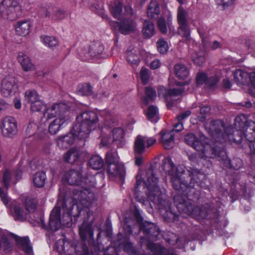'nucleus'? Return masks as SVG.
I'll list each match as a JSON object with an SVG mask.
<instances>
[{
    "instance_id": "1",
    "label": "nucleus",
    "mask_w": 255,
    "mask_h": 255,
    "mask_svg": "<svg viewBox=\"0 0 255 255\" xmlns=\"http://www.w3.org/2000/svg\"><path fill=\"white\" fill-rule=\"evenodd\" d=\"M68 183L70 185L81 186L84 191L74 190L72 201L81 208L87 207L91 203L93 194L88 191V188L91 185V180L88 178L81 179L80 173L76 170L69 171L65 175Z\"/></svg>"
},
{
    "instance_id": "2",
    "label": "nucleus",
    "mask_w": 255,
    "mask_h": 255,
    "mask_svg": "<svg viewBox=\"0 0 255 255\" xmlns=\"http://www.w3.org/2000/svg\"><path fill=\"white\" fill-rule=\"evenodd\" d=\"M185 140L198 151L200 157L203 158H215L220 156L222 152L220 148L211 145L210 139L204 135L197 137L194 133H188L185 135Z\"/></svg>"
},
{
    "instance_id": "3",
    "label": "nucleus",
    "mask_w": 255,
    "mask_h": 255,
    "mask_svg": "<svg viewBox=\"0 0 255 255\" xmlns=\"http://www.w3.org/2000/svg\"><path fill=\"white\" fill-rule=\"evenodd\" d=\"M136 179V189L142 184L144 187L146 186L148 190V197L149 200L156 204H164L165 202V196L162 193L158 187L157 186V178L155 177L152 169H149L143 177L138 175Z\"/></svg>"
},
{
    "instance_id": "4",
    "label": "nucleus",
    "mask_w": 255,
    "mask_h": 255,
    "mask_svg": "<svg viewBox=\"0 0 255 255\" xmlns=\"http://www.w3.org/2000/svg\"><path fill=\"white\" fill-rule=\"evenodd\" d=\"M70 201L65 200L64 202V207L67 210V213L66 215H64L62 221L60 217V209L59 207H55L51 211L49 221V227L52 231H57L59 229L62 224L63 225H68L69 222L71 221L72 216H77L82 209V208L78 205L75 204H70Z\"/></svg>"
},
{
    "instance_id": "5",
    "label": "nucleus",
    "mask_w": 255,
    "mask_h": 255,
    "mask_svg": "<svg viewBox=\"0 0 255 255\" xmlns=\"http://www.w3.org/2000/svg\"><path fill=\"white\" fill-rule=\"evenodd\" d=\"M206 128L213 138L218 142H223L229 139L232 128L226 127L224 123L221 120L211 121L207 124Z\"/></svg>"
},
{
    "instance_id": "6",
    "label": "nucleus",
    "mask_w": 255,
    "mask_h": 255,
    "mask_svg": "<svg viewBox=\"0 0 255 255\" xmlns=\"http://www.w3.org/2000/svg\"><path fill=\"white\" fill-rule=\"evenodd\" d=\"M57 245L58 250L67 255H72L74 253L77 255H89L88 247L83 243L74 245L70 242L62 240H59Z\"/></svg>"
},
{
    "instance_id": "7",
    "label": "nucleus",
    "mask_w": 255,
    "mask_h": 255,
    "mask_svg": "<svg viewBox=\"0 0 255 255\" xmlns=\"http://www.w3.org/2000/svg\"><path fill=\"white\" fill-rule=\"evenodd\" d=\"M107 171L111 177H117L123 180L126 171L123 164L119 162L118 158L112 153H108L106 156Z\"/></svg>"
},
{
    "instance_id": "8",
    "label": "nucleus",
    "mask_w": 255,
    "mask_h": 255,
    "mask_svg": "<svg viewBox=\"0 0 255 255\" xmlns=\"http://www.w3.org/2000/svg\"><path fill=\"white\" fill-rule=\"evenodd\" d=\"M111 136L102 131L101 134V143L102 146H107L111 143L116 142L119 146H122L125 141V132L122 128H114L111 132Z\"/></svg>"
},
{
    "instance_id": "9",
    "label": "nucleus",
    "mask_w": 255,
    "mask_h": 255,
    "mask_svg": "<svg viewBox=\"0 0 255 255\" xmlns=\"http://www.w3.org/2000/svg\"><path fill=\"white\" fill-rule=\"evenodd\" d=\"M69 107L64 103L55 104L46 109L44 113V117L46 119L53 118L66 117L68 120V113Z\"/></svg>"
},
{
    "instance_id": "10",
    "label": "nucleus",
    "mask_w": 255,
    "mask_h": 255,
    "mask_svg": "<svg viewBox=\"0 0 255 255\" xmlns=\"http://www.w3.org/2000/svg\"><path fill=\"white\" fill-rule=\"evenodd\" d=\"M188 12L182 6L177 9V18L179 24L178 33L182 37L188 38L190 31L187 23Z\"/></svg>"
},
{
    "instance_id": "11",
    "label": "nucleus",
    "mask_w": 255,
    "mask_h": 255,
    "mask_svg": "<svg viewBox=\"0 0 255 255\" xmlns=\"http://www.w3.org/2000/svg\"><path fill=\"white\" fill-rule=\"evenodd\" d=\"M24 98L25 101L30 105V109L32 112H39L45 107L44 102L34 90L26 91Z\"/></svg>"
},
{
    "instance_id": "12",
    "label": "nucleus",
    "mask_w": 255,
    "mask_h": 255,
    "mask_svg": "<svg viewBox=\"0 0 255 255\" xmlns=\"http://www.w3.org/2000/svg\"><path fill=\"white\" fill-rule=\"evenodd\" d=\"M156 140L153 137L148 138L142 135H138L135 138L133 143V151L135 154L140 155L144 153L146 147L154 144Z\"/></svg>"
},
{
    "instance_id": "13",
    "label": "nucleus",
    "mask_w": 255,
    "mask_h": 255,
    "mask_svg": "<svg viewBox=\"0 0 255 255\" xmlns=\"http://www.w3.org/2000/svg\"><path fill=\"white\" fill-rule=\"evenodd\" d=\"M0 128L1 133L4 136L12 137L17 132L16 120L11 117H5L1 122Z\"/></svg>"
},
{
    "instance_id": "14",
    "label": "nucleus",
    "mask_w": 255,
    "mask_h": 255,
    "mask_svg": "<svg viewBox=\"0 0 255 255\" xmlns=\"http://www.w3.org/2000/svg\"><path fill=\"white\" fill-rule=\"evenodd\" d=\"M88 123L83 121L75 124L72 128V132L75 136L79 139H84L87 138L92 129H94Z\"/></svg>"
},
{
    "instance_id": "15",
    "label": "nucleus",
    "mask_w": 255,
    "mask_h": 255,
    "mask_svg": "<svg viewBox=\"0 0 255 255\" xmlns=\"http://www.w3.org/2000/svg\"><path fill=\"white\" fill-rule=\"evenodd\" d=\"M17 89V85L13 77L7 76L2 79L1 91L4 96L7 97L13 95Z\"/></svg>"
},
{
    "instance_id": "16",
    "label": "nucleus",
    "mask_w": 255,
    "mask_h": 255,
    "mask_svg": "<svg viewBox=\"0 0 255 255\" xmlns=\"http://www.w3.org/2000/svg\"><path fill=\"white\" fill-rule=\"evenodd\" d=\"M112 24L125 35L134 32L137 30L136 22L131 19L124 20L120 23L114 22Z\"/></svg>"
},
{
    "instance_id": "17",
    "label": "nucleus",
    "mask_w": 255,
    "mask_h": 255,
    "mask_svg": "<svg viewBox=\"0 0 255 255\" xmlns=\"http://www.w3.org/2000/svg\"><path fill=\"white\" fill-rule=\"evenodd\" d=\"M183 90L184 89L182 86L179 88H173L168 90L163 87H161L158 89V95L163 96L167 102V106H169L170 103L172 101L176 100V97L180 95Z\"/></svg>"
},
{
    "instance_id": "18",
    "label": "nucleus",
    "mask_w": 255,
    "mask_h": 255,
    "mask_svg": "<svg viewBox=\"0 0 255 255\" xmlns=\"http://www.w3.org/2000/svg\"><path fill=\"white\" fill-rule=\"evenodd\" d=\"M126 58L129 65L133 68H136L140 61L139 49L132 46L129 47L126 52Z\"/></svg>"
},
{
    "instance_id": "19",
    "label": "nucleus",
    "mask_w": 255,
    "mask_h": 255,
    "mask_svg": "<svg viewBox=\"0 0 255 255\" xmlns=\"http://www.w3.org/2000/svg\"><path fill=\"white\" fill-rule=\"evenodd\" d=\"M185 175L186 174L181 172V175H179L178 173H175L174 174H171V181L172 183L173 187L177 191H180V189H182V185L187 187H192L194 185H192V183L188 182V181L185 180Z\"/></svg>"
},
{
    "instance_id": "20",
    "label": "nucleus",
    "mask_w": 255,
    "mask_h": 255,
    "mask_svg": "<svg viewBox=\"0 0 255 255\" xmlns=\"http://www.w3.org/2000/svg\"><path fill=\"white\" fill-rule=\"evenodd\" d=\"M15 11L12 0H3L0 5V11L4 18L12 19Z\"/></svg>"
},
{
    "instance_id": "21",
    "label": "nucleus",
    "mask_w": 255,
    "mask_h": 255,
    "mask_svg": "<svg viewBox=\"0 0 255 255\" xmlns=\"http://www.w3.org/2000/svg\"><path fill=\"white\" fill-rule=\"evenodd\" d=\"M66 117L56 118L49 125V132L52 134H57L68 123Z\"/></svg>"
},
{
    "instance_id": "22",
    "label": "nucleus",
    "mask_w": 255,
    "mask_h": 255,
    "mask_svg": "<svg viewBox=\"0 0 255 255\" xmlns=\"http://www.w3.org/2000/svg\"><path fill=\"white\" fill-rule=\"evenodd\" d=\"M160 141L165 149L171 148L174 144V133L173 130H162L160 132Z\"/></svg>"
},
{
    "instance_id": "23",
    "label": "nucleus",
    "mask_w": 255,
    "mask_h": 255,
    "mask_svg": "<svg viewBox=\"0 0 255 255\" xmlns=\"http://www.w3.org/2000/svg\"><path fill=\"white\" fill-rule=\"evenodd\" d=\"M174 201L180 211L189 214L192 213L193 207L190 202L185 201L178 195L174 197Z\"/></svg>"
},
{
    "instance_id": "24",
    "label": "nucleus",
    "mask_w": 255,
    "mask_h": 255,
    "mask_svg": "<svg viewBox=\"0 0 255 255\" xmlns=\"http://www.w3.org/2000/svg\"><path fill=\"white\" fill-rule=\"evenodd\" d=\"M235 82L239 86L247 87L249 84V74L241 70H237L233 74Z\"/></svg>"
},
{
    "instance_id": "25",
    "label": "nucleus",
    "mask_w": 255,
    "mask_h": 255,
    "mask_svg": "<svg viewBox=\"0 0 255 255\" xmlns=\"http://www.w3.org/2000/svg\"><path fill=\"white\" fill-rule=\"evenodd\" d=\"M75 137L72 131L65 135L60 136L57 139V145L61 148H68L73 144Z\"/></svg>"
},
{
    "instance_id": "26",
    "label": "nucleus",
    "mask_w": 255,
    "mask_h": 255,
    "mask_svg": "<svg viewBox=\"0 0 255 255\" xmlns=\"http://www.w3.org/2000/svg\"><path fill=\"white\" fill-rule=\"evenodd\" d=\"M17 61L21 65L24 71H29L34 69V65L25 53L22 52L18 53Z\"/></svg>"
},
{
    "instance_id": "27",
    "label": "nucleus",
    "mask_w": 255,
    "mask_h": 255,
    "mask_svg": "<svg viewBox=\"0 0 255 255\" xmlns=\"http://www.w3.org/2000/svg\"><path fill=\"white\" fill-rule=\"evenodd\" d=\"M78 120L82 119V121L88 123L91 126L96 128L98 124V118L97 115L93 112L87 111L83 112L79 117Z\"/></svg>"
},
{
    "instance_id": "28",
    "label": "nucleus",
    "mask_w": 255,
    "mask_h": 255,
    "mask_svg": "<svg viewBox=\"0 0 255 255\" xmlns=\"http://www.w3.org/2000/svg\"><path fill=\"white\" fill-rule=\"evenodd\" d=\"M82 152L78 148H72L64 155L63 158L66 162L74 163L79 159Z\"/></svg>"
},
{
    "instance_id": "29",
    "label": "nucleus",
    "mask_w": 255,
    "mask_h": 255,
    "mask_svg": "<svg viewBox=\"0 0 255 255\" xmlns=\"http://www.w3.org/2000/svg\"><path fill=\"white\" fill-rule=\"evenodd\" d=\"M30 28V22L26 20L18 21L15 26L16 33L19 36H23L28 34Z\"/></svg>"
},
{
    "instance_id": "30",
    "label": "nucleus",
    "mask_w": 255,
    "mask_h": 255,
    "mask_svg": "<svg viewBox=\"0 0 255 255\" xmlns=\"http://www.w3.org/2000/svg\"><path fill=\"white\" fill-rule=\"evenodd\" d=\"M197 83L199 85H202L205 82L212 86L217 83L219 81V77L218 76H215L214 77H210L207 79V76L203 73H199L197 74L196 77Z\"/></svg>"
},
{
    "instance_id": "31",
    "label": "nucleus",
    "mask_w": 255,
    "mask_h": 255,
    "mask_svg": "<svg viewBox=\"0 0 255 255\" xmlns=\"http://www.w3.org/2000/svg\"><path fill=\"white\" fill-rule=\"evenodd\" d=\"M79 235L83 241H85L88 236L93 238V231L91 225L87 222H84L79 228Z\"/></svg>"
},
{
    "instance_id": "32",
    "label": "nucleus",
    "mask_w": 255,
    "mask_h": 255,
    "mask_svg": "<svg viewBox=\"0 0 255 255\" xmlns=\"http://www.w3.org/2000/svg\"><path fill=\"white\" fill-rule=\"evenodd\" d=\"M13 238L26 253L30 254L32 253V247L29 245V241L27 237L21 238L14 235Z\"/></svg>"
},
{
    "instance_id": "33",
    "label": "nucleus",
    "mask_w": 255,
    "mask_h": 255,
    "mask_svg": "<svg viewBox=\"0 0 255 255\" xmlns=\"http://www.w3.org/2000/svg\"><path fill=\"white\" fill-rule=\"evenodd\" d=\"M174 73L176 76L181 79H185L187 78L189 72L188 69L181 63L177 64L174 66Z\"/></svg>"
},
{
    "instance_id": "34",
    "label": "nucleus",
    "mask_w": 255,
    "mask_h": 255,
    "mask_svg": "<svg viewBox=\"0 0 255 255\" xmlns=\"http://www.w3.org/2000/svg\"><path fill=\"white\" fill-rule=\"evenodd\" d=\"M160 13L159 5L155 0L151 1L148 7L147 14L150 18H156Z\"/></svg>"
},
{
    "instance_id": "35",
    "label": "nucleus",
    "mask_w": 255,
    "mask_h": 255,
    "mask_svg": "<svg viewBox=\"0 0 255 255\" xmlns=\"http://www.w3.org/2000/svg\"><path fill=\"white\" fill-rule=\"evenodd\" d=\"M142 33L144 37L148 38L152 36L155 33L154 25L150 21L145 20L143 23Z\"/></svg>"
},
{
    "instance_id": "36",
    "label": "nucleus",
    "mask_w": 255,
    "mask_h": 255,
    "mask_svg": "<svg viewBox=\"0 0 255 255\" xmlns=\"http://www.w3.org/2000/svg\"><path fill=\"white\" fill-rule=\"evenodd\" d=\"M45 180V173L42 171L36 173L33 177V184L35 187L38 188H41L44 186Z\"/></svg>"
},
{
    "instance_id": "37",
    "label": "nucleus",
    "mask_w": 255,
    "mask_h": 255,
    "mask_svg": "<svg viewBox=\"0 0 255 255\" xmlns=\"http://www.w3.org/2000/svg\"><path fill=\"white\" fill-rule=\"evenodd\" d=\"M147 248L156 255H167L168 254L166 249L153 243H148Z\"/></svg>"
},
{
    "instance_id": "38",
    "label": "nucleus",
    "mask_w": 255,
    "mask_h": 255,
    "mask_svg": "<svg viewBox=\"0 0 255 255\" xmlns=\"http://www.w3.org/2000/svg\"><path fill=\"white\" fill-rule=\"evenodd\" d=\"M13 216L15 220L23 221L26 219L28 216L27 212L24 211L19 205H15L13 207Z\"/></svg>"
},
{
    "instance_id": "39",
    "label": "nucleus",
    "mask_w": 255,
    "mask_h": 255,
    "mask_svg": "<svg viewBox=\"0 0 255 255\" xmlns=\"http://www.w3.org/2000/svg\"><path fill=\"white\" fill-rule=\"evenodd\" d=\"M89 164L94 169H101L104 165L102 159L98 155H92L89 159Z\"/></svg>"
},
{
    "instance_id": "40",
    "label": "nucleus",
    "mask_w": 255,
    "mask_h": 255,
    "mask_svg": "<svg viewBox=\"0 0 255 255\" xmlns=\"http://www.w3.org/2000/svg\"><path fill=\"white\" fill-rule=\"evenodd\" d=\"M103 50V46L100 43H96L90 46L89 53L91 57H96L101 54Z\"/></svg>"
},
{
    "instance_id": "41",
    "label": "nucleus",
    "mask_w": 255,
    "mask_h": 255,
    "mask_svg": "<svg viewBox=\"0 0 255 255\" xmlns=\"http://www.w3.org/2000/svg\"><path fill=\"white\" fill-rule=\"evenodd\" d=\"M41 41L46 46L52 48L58 45V41L54 37L43 35L40 37Z\"/></svg>"
},
{
    "instance_id": "42",
    "label": "nucleus",
    "mask_w": 255,
    "mask_h": 255,
    "mask_svg": "<svg viewBox=\"0 0 255 255\" xmlns=\"http://www.w3.org/2000/svg\"><path fill=\"white\" fill-rule=\"evenodd\" d=\"M147 116L151 122H157L158 120L157 108L154 106H149L147 109Z\"/></svg>"
},
{
    "instance_id": "43",
    "label": "nucleus",
    "mask_w": 255,
    "mask_h": 255,
    "mask_svg": "<svg viewBox=\"0 0 255 255\" xmlns=\"http://www.w3.org/2000/svg\"><path fill=\"white\" fill-rule=\"evenodd\" d=\"M111 13L116 18H119L122 13V4L120 2L112 4L110 6Z\"/></svg>"
},
{
    "instance_id": "44",
    "label": "nucleus",
    "mask_w": 255,
    "mask_h": 255,
    "mask_svg": "<svg viewBox=\"0 0 255 255\" xmlns=\"http://www.w3.org/2000/svg\"><path fill=\"white\" fill-rule=\"evenodd\" d=\"M36 202L35 200L26 199L24 201L25 210L27 214L34 212L36 209Z\"/></svg>"
},
{
    "instance_id": "45",
    "label": "nucleus",
    "mask_w": 255,
    "mask_h": 255,
    "mask_svg": "<svg viewBox=\"0 0 255 255\" xmlns=\"http://www.w3.org/2000/svg\"><path fill=\"white\" fill-rule=\"evenodd\" d=\"M157 47L158 51L161 54L166 53L168 49V45L163 39H159L157 42Z\"/></svg>"
},
{
    "instance_id": "46",
    "label": "nucleus",
    "mask_w": 255,
    "mask_h": 255,
    "mask_svg": "<svg viewBox=\"0 0 255 255\" xmlns=\"http://www.w3.org/2000/svg\"><path fill=\"white\" fill-rule=\"evenodd\" d=\"M11 179V173L8 170H5L3 174L1 181L4 186L8 188L10 185Z\"/></svg>"
},
{
    "instance_id": "47",
    "label": "nucleus",
    "mask_w": 255,
    "mask_h": 255,
    "mask_svg": "<svg viewBox=\"0 0 255 255\" xmlns=\"http://www.w3.org/2000/svg\"><path fill=\"white\" fill-rule=\"evenodd\" d=\"M65 17V12L61 9L55 10L52 15V19L58 21L64 19Z\"/></svg>"
},
{
    "instance_id": "48",
    "label": "nucleus",
    "mask_w": 255,
    "mask_h": 255,
    "mask_svg": "<svg viewBox=\"0 0 255 255\" xmlns=\"http://www.w3.org/2000/svg\"><path fill=\"white\" fill-rule=\"evenodd\" d=\"M235 0H216L217 4L220 5L224 9L231 6L235 3Z\"/></svg>"
},
{
    "instance_id": "49",
    "label": "nucleus",
    "mask_w": 255,
    "mask_h": 255,
    "mask_svg": "<svg viewBox=\"0 0 255 255\" xmlns=\"http://www.w3.org/2000/svg\"><path fill=\"white\" fill-rule=\"evenodd\" d=\"M157 25L161 32L163 33H166L167 28L164 18L160 17L157 21Z\"/></svg>"
},
{
    "instance_id": "50",
    "label": "nucleus",
    "mask_w": 255,
    "mask_h": 255,
    "mask_svg": "<svg viewBox=\"0 0 255 255\" xmlns=\"http://www.w3.org/2000/svg\"><path fill=\"white\" fill-rule=\"evenodd\" d=\"M193 61L197 65L200 66L204 62L205 58L202 53H196L193 56Z\"/></svg>"
},
{
    "instance_id": "51",
    "label": "nucleus",
    "mask_w": 255,
    "mask_h": 255,
    "mask_svg": "<svg viewBox=\"0 0 255 255\" xmlns=\"http://www.w3.org/2000/svg\"><path fill=\"white\" fill-rule=\"evenodd\" d=\"M140 77L142 82L145 84L149 79L148 70L147 69L142 67L140 71Z\"/></svg>"
},
{
    "instance_id": "52",
    "label": "nucleus",
    "mask_w": 255,
    "mask_h": 255,
    "mask_svg": "<svg viewBox=\"0 0 255 255\" xmlns=\"http://www.w3.org/2000/svg\"><path fill=\"white\" fill-rule=\"evenodd\" d=\"M145 94L146 96L151 100L153 101L156 97V92L151 87H147L145 88Z\"/></svg>"
},
{
    "instance_id": "53",
    "label": "nucleus",
    "mask_w": 255,
    "mask_h": 255,
    "mask_svg": "<svg viewBox=\"0 0 255 255\" xmlns=\"http://www.w3.org/2000/svg\"><path fill=\"white\" fill-rule=\"evenodd\" d=\"M93 87L89 83H85L82 86V92L83 94L90 95L92 94Z\"/></svg>"
},
{
    "instance_id": "54",
    "label": "nucleus",
    "mask_w": 255,
    "mask_h": 255,
    "mask_svg": "<svg viewBox=\"0 0 255 255\" xmlns=\"http://www.w3.org/2000/svg\"><path fill=\"white\" fill-rule=\"evenodd\" d=\"M210 111V108L209 107H204L201 109L200 113L202 115L201 117H198L199 121L203 122L205 120V115Z\"/></svg>"
},
{
    "instance_id": "55",
    "label": "nucleus",
    "mask_w": 255,
    "mask_h": 255,
    "mask_svg": "<svg viewBox=\"0 0 255 255\" xmlns=\"http://www.w3.org/2000/svg\"><path fill=\"white\" fill-rule=\"evenodd\" d=\"M249 84L247 87H251L255 89V72H252L249 74Z\"/></svg>"
},
{
    "instance_id": "56",
    "label": "nucleus",
    "mask_w": 255,
    "mask_h": 255,
    "mask_svg": "<svg viewBox=\"0 0 255 255\" xmlns=\"http://www.w3.org/2000/svg\"><path fill=\"white\" fill-rule=\"evenodd\" d=\"M0 197L1 198L2 202L5 205H7L8 203L9 200L6 195V194L4 192L0 187Z\"/></svg>"
},
{
    "instance_id": "57",
    "label": "nucleus",
    "mask_w": 255,
    "mask_h": 255,
    "mask_svg": "<svg viewBox=\"0 0 255 255\" xmlns=\"http://www.w3.org/2000/svg\"><path fill=\"white\" fill-rule=\"evenodd\" d=\"M242 165V162L239 159H234L231 163V167L238 169Z\"/></svg>"
},
{
    "instance_id": "58",
    "label": "nucleus",
    "mask_w": 255,
    "mask_h": 255,
    "mask_svg": "<svg viewBox=\"0 0 255 255\" xmlns=\"http://www.w3.org/2000/svg\"><path fill=\"white\" fill-rule=\"evenodd\" d=\"M197 174L198 172L196 171H194L192 172L190 171H188V173L187 174V175L189 176L191 180L194 182L197 180L196 177L197 176Z\"/></svg>"
},
{
    "instance_id": "59",
    "label": "nucleus",
    "mask_w": 255,
    "mask_h": 255,
    "mask_svg": "<svg viewBox=\"0 0 255 255\" xmlns=\"http://www.w3.org/2000/svg\"><path fill=\"white\" fill-rule=\"evenodd\" d=\"M161 65V62L158 59L153 60L150 64V67L153 69L158 68Z\"/></svg>"
},
{
    "instance_id": "60",
    "label": "nucleus",
    "mask_w": 255,
    "mask_h": 255,
    "mask_svg": "<svg viewBox=\"0 0 255 255\" xmlns=\"http://www.w3.org/2000/svg\"><path fill=\"white\" fill-rule=\"evenodd\" d=\"M191 114V112L189 111H187L181 114L180 115L178 116L177 118L179 122H181L186 118L189 116Z\"/></svg>"
},
{
    "instance_id": "61",
    "label": "nucleus",
    "mask_w": 255,
    "mask_h": 255,
    "mask_svg": "<svg viewBox=\"0 0 255 255\" xmlns=\"http://www.w3.org/2000/svg\"><path fill=\"white\" fill-rule=\"evenodd\" d=\"M232 83L228 78H225L223 81V86L224 88L229 89L232 87Z\"/></svg>"
},
{
    "instance_id": "62",
    "label": "nucleus",
    "mask_w": 255,
    "mask_h": 255,
    "mask_svg": "<svg viewBox=\"0 0 255 255\" xmlns=\"http://www.w3.org/2000/svg\"><path fill=\"white\" fill-rule=\"evenodd\" d=\"M246 121V117L244 115H240L238 116L235 119L236 123H238L240 126H241L240 123H244Z\"/></svg>"
},
{
    "instance_id": "63",
    "label": "nucleus",
    "mask_w": 255,
    "mask_h": 255,
    "mask_svg": "<svg viewBox=\"0 0 255 255\" xmlns=\"http://www.w3.org/2000/svg\"><path fill=\"white\" fill-rule=\"evenodd\" d=\"M183 129V124L180 122H179L177 124H176L173 129V131H180L182 130Z\"/></svg>"
},
{
    "instance_id": "64",
    "label": "nucleus",
    "mask_w": 255,
    "mask_h": 255,
    "mask_svg": "<svg viewBox=\"0 0 255 255\" xmlns=\"http://www.w3.org/2000/svg\"><path fill=\"white\" fill-rule=\"evenodd\" d=\"M143 158L141 156H136L135 157V163L137 166H140L142 164Z\"/></svg>"
}]
</instances>
